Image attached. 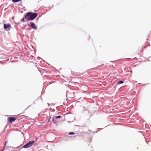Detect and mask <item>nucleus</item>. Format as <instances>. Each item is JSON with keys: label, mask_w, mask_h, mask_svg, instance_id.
<instances>
[{"label": "nucleus", "mask_w": 151, "mask_h": 151, "mask_svg": "<svg viewBox=\"0 0 151 151\" xmlns=\"http://www.w3.org/2000/svg\"><path fill=\"white\" fill-rule=\"evenodd\" d=\"M37 13L29 12L25 15V18L28 21L32 20L35 19L37 17Z\"/></svg>", "instance_id": "f257e3e1"}, {"label": "nucleus", "mask_w": 151, "mask_h": 151, "mask_svg": "<svg viewBox=\"0 0 151 151\" xmlns=\"http://www.w3.org/2000/svg\"><path fill=\"white\" fill-rule=\"evenodd\" d=\"M34 143L35 141L34 140L30 141L26 144L24 145L23 147L25 148H27L32 146Z\"/></svg>", "instance_id": "f03ea898"}, {"label": "nucleus", "mask_w": 151, "mask_h": 151, "mask_svg": "<svg viewBox=\"0 0 151 151\" xmlns=\"http://www.w3.org/2000/svg\"><path fill=\"white\" fill-rule=\"evenodd\" d=\"M4 29L6 30H9L11 27V24H4Z\"/></svg>", "instance_id": "7ed1b4c3"}, {"label": "nucleus", "mask_w": 151, "mask_h": 151, "mask_svg": "<svg viewBox=\"0 0 151 151\" xmlns=\"http://www.w3.org/2000/svg\"><path fill=\"white\" fill-rule=\"evenodd\" d=\"M8 120L9 122L11 123H12L13 122H14L16 120V118L15 117H10L8 118Z\"/></svg>", "instance_id": "20e7f679"}, {"label": "nucleus", "mask_w": 151, "mask_h": 151, "mask_svg": "<svg viewBox=\"0 0 151 151\" xmlns=\"http://www.w3.org/2000/svg\"><path fill=\"white\" fill-rule=\"evenodd\" d=\"M61 118V116H53L52 117V121L54 123L56 124L57 123V121H55V120H56L57 118Z\"/></svg>", "instance_id": "39448f33"}, {"label": "nucleus", "mask_w": 151, "mask_h": 151, "mask_svg": "<svg viewBox=\"0 0 151 151\" xmlns=\"http://www.w3.org/2000/svg\"><path fill=\"white\" fill-rule=\"evenodd\" d=\"M30 24L31 25V27L32 28L35 29H37L36 26L33 22H30Z\"/></svg>", "instance_id": "423d86ee"}, {"label": "nucleus", "mask_w": 151, "mask_h": 151, "mask_svg": "<svg viewBox=\"0 0 151 151\" xmlns=\"http://www.w3.org/2000/svg\"><path fill=\"white\" fill-rule=\"evenodd\" d=\"M21 0H12V2L13 3H16L21 1Z\"/></svg>", "instance_id": "0eeeda50"}, {"label": "nucleus", "mask_w": 151, "mask_h": 151, "mask_svg": "<svg viewBox=\"0 0 151 151\" xmlns=\"http://www.w3.org/2000/svg\"><path fill=\"white\" fill-rule=\"evenodd\" d=\"M124 83V82H123V81H119L118 82L117 84H120V83Z\"/></svg>", "instance_id": "6e6552de"}, {"label": "nucleus", "mask_w": 151, "mask_h": 151, "mask_svg": "<svg viewBox=\"0 0 151 151\" xmlns=\"http://www.w3.org/2000/svg\"><path fill=\"white\" fill-rule=\"evenodd\" d=\"M68 134L69 135H73V134H74L75 133L73 132H71L69 133Z\"/></svg>", "instance_id": "1a4fd4ad"}, {"label": "nucleus", "mask_w": 151, "mask_h": 151, "mask_svg": "<svg viewBox=\"0 0 151 151\" xmlns=\"http://www.w3.org/2000/svg\"><path fill=\"white\" fill-rule=\"evenodd\" d=\"M21 21L23 22H24V18H23L21 19Z\"/></svg>", "instance_id": "9d476101"}, {"label": "nucleus", "mask_w": 151, "mask_h": 151, "mask_svg": "<svg viewBox=\"0 0 151 151\" xmlns=\"http://www.w3.org/2000/svg\"><path fill=\"white\" fill-rule=\"evenodd\" d=\"M50 121V119H49L48 120L47 122H49Z\"/></svg>", "instance_id": "9b49d317"}, {"label": "nucleus", "mask_w": 151, "mask_h": 151, "mask_svg": "<svg viewBox=\"0 0 151 151\" xmlns=\"http://www.w3.org/2000/svg\"><path fill=\"white\" fill-rule=\"evenodd\" d=\"M6 143H7V142H5V145H6Z\"/></svg>", "instance_id": "f8f14e48"}, {"label": "nucleus", "mask_w": 151, "mask_h": 151, "mask_svg": "<svg viewBox=\"0 0 151 151\" xmlns=\"http://www.w3.org/2000/svg\"><path fill=\"white\" fill-rule=\"evenodd\" d=\"M6 143H7V142H5V145H6Z\"/></svg>", "instance_id": "ddd939ff"}, {"label": "nucleus", "mask_w": 151, "mask_h": 151, "mask_svg": "<svg viewBox=\"0 0 151 151\" xmlns=\"http://www.w3.org/2000/svg\"><path fill=\"white\" fill-rule=\"evenodd\" d=\"M148 42H146V44H148Z\"/></svg>", "instance_id": "4468645a"}, {"label": "nucleus", "mask_w": 151, "mask_h": 151, "mask_svg": "<svg viewBox=\"0 0 151 151\" xmlns=\"http://www.w3.org/2000/svg\"><path fill=\"white\" fill-rule=\"evenodd\" d=\"M55 121H57L56 120H55Z\"/></svg>", "instance_id": "2eb2a0df"}, {"label": "nucleus", "mask_w": 151, "mask_h": 151, "mask_svg": "<svg viewBox=\"0 0 151 151\" xmlns=\"http://www.w3.org/2000/svg\"><path fill=\"white\" fill-rule=\"evenodd\" d=\"M130 72H131V73H132V71H130Z\"/></svg>", "instance_id": "dca6fc26"}]
</instances>
